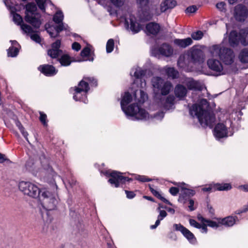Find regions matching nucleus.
Wrapping results in <instances>:
<instances>
[{"label": "nucleus", "instance_id": "obj_46", "mask_svg": "<svg viewBox=\"0 0 248 248\" xmlns=\"http://www.w3.org/2000/svg\"><path fill=\"white\" fill-rule=\"evenodd\" d=\"M203 36V33L201 31H197L192 33L191 37L196 40L201 39Z\"/></svg>", "mask_w": 248, "mask_h": 248}, {"label": "nucleus", "instance_id": "obj_47", "mask_svg": "<svg viewBox=\"0 0 248 248\" xmlns=\"http://www.w3.org/2000/svg\"><path fill=\"white\" fill-rule=\"evenodd\" d=\"M135 179L142 182H149L151 181V179L144 175H135Z\"/></svg>", "mask_w": 248, "mask_h": 248}, {"label": "nucleus", "instance_id": "obj_27", "mask_svg": "<svg viewBox=\"0 0 248 248\" xmlns=\"http://www.w3.org/2000/svg\"><path fill=\"white\" fill-rule=\"evenodd\" d=\"M159 25L154 22H151L148 24L146 27V32L148 34H156L160 31Z\"/></svg>", "mask_w": 248, "mask_h": 248}, {"label": "nucleus", "instance_id": "obj_19", "mask_svg": "<svg viewBox=\"0 0 248 248\" xmlns=\"http://www.w3.org/2000/svg\"><path fill=\"white\" fill-rule=\"evenodd\" d=\"M93 61V53L90 46L84 48L80 53V57L75 60V62H81L83 61Z\"/></svg>", "mask_w": 248, "mask_h": 248}, {"label": "nucleus", "instance_id": "obj_25", "mask_svg": "<svg viewBox=\"0 0 248 248\" xmlns=\"http://www.w3.org/2000/svg\"><path fill=\"white\" fill-rule=\"evenodd\" d=\"M125 21L127 25L130 24V29L134 33H137L140 30V26L136 21L135 18L133 16L129 15V17H125Z\"/></svg>", "mask_w": 248, "mask_h": 248}, {"label": "nucleus", "instance_id": "obj_45", "mask_svg": "<svg viewBox=\"0 0 248 248\" xmlns=\"http://www.w3.org/2000/svg\"><path fill=\"white\" fill-rule=\"evenodd\" d=\"M3 118L4 119V121L6 120H8L9 118L14 119V115L11 111H7L4 110L3 112Z\"/></svg>", "mask_w": 248, "mask_h": 248}, {"label": "nucleus", "instance_id": "obj_61", "mask_svg": "<svg viewBox=\"0 0 248 248\" xmlns=\"http://www.w3.org/2000/svg\"><path fill=\"white\" fill-rule=\"evenodd\" d=\"M99 4L107 6V3L108 1V0H96Z\"/></svg>", "mask_w": 248, "mask_h": 248}, {"label": "nucleus", "instance_id": "obj_26", "mask_svg": "<svg viewBox=\"0 0 248 248\" xmlns=\"http://www.w3.org/2000/svg\"><path fill=\"white\" fill-rule=\"evenodd\" d=\"M38 70L46 76H53L58 72L53 66L46 64L40 65Z\"/></svg>", "mask_w": 248, "mask_h": 248}, {"label": "nucleus", "instance_id": "obj_62", "mask_svg": "<svg viewBox=\"0 0 248 248\" xmlns=\"http://www.w3.org/2000/svg\"><path fill=\"white\" fill-rule=\"evenodd\" d=\"M6 159L4 155L0 153V163L3 162Z\"/></svg>", "mask_w": 248, "mask_h": 248}, {"label": "nucleus", "instance_id": "obj_43", "mask_svg": "<svg viewBox=\"0 0 248 248\" xmlns=\"http://www.w3.org/2000/svg\"><path fill=\"white\" fill-rule=\"evenodd\" d=\"M40 116L39 120L42 124L44 126H47V116L44 112L40 111L39 112Z\"/></svg>", "mask_w": 248, "mask_h": 248}, {"label": "nucleus", "instance_id": "obj_13", "mask_svg": "<svg viewBox=\"0 0 248 248\" xmlns=\"http://www.w3.org/2000/svg\"><path fill=\"white\" fill-rule=\"evenodd\" d=\"M110 176L108 182L112 186L116 187H118L121 183L132 181V179L123 176L122 173L116 171H111L110 173Z\"/></svg>", "mask_w": 248, "mask_h": 248}, {"label": "nucleus", "instance_id": "obj_54", "mask_svg": "<svg viewBox=\"0 0 248 248\" xmlns=\"http://www.w3.org/2000/svg\"><path fill=\"white\" fill-rule=\"evenodd\" d=\"M164 117L163 112H159L156 114H154V118L157 120H161Z\"/></svg>", "mask_w": 248, "mask_h": 248}, {"label": "nucleus", "instance_id": "obj_52", "mask_svg": "<svg viewBox=\"0 0 248 248\" xmlns=\"http://www.w3.org/2000/svg\"><path fill=\"white\" fill-rule=\"evenodd\" d=\"M169 191L171 195L175 196L178 193L179 190L178 188L177 187H171L170 188Z\"/></svg>", "mask_w": 248, "mask_h": 248}, {"label": "nucleus", "instance_id": "obj_28", "mask_svg": "<svg viewBox=\"0 0 248 248\" xmlns=\"http://www.w3.org/2000/svg\"><path fill=\"white\" fill-rule=\"evenodd\" d=\"M12 46L8 50L9 57H16L19 52V45L16 41H11Z\"/></svg>", "mask_w": 248, "mask_h": 248}, {"label": "nucleus", "instance_id": "obj_24", "mask_svg": "<svg viewBox=\"0 0 248 248\" xmlns=\"http://www.w3.org/2000/svg\"><path fill=\"white\" fill-rule=\"evenodd\" d=\"M176 5V2L174 0H164L160 4V10L156 11L155 14L159 15L161 13L164 12L169 9L173 8Z\"/></svg>", "mask_w": 248, "mask_h": 248}, {"label": "nucleus", "instance_id": "obj_63", "mask_svg": "<svg viewBox=\"0 0 248 248\" xmlns=\"http://www.w3.org/2000/svg\"><path fill=\"white\" fill-rule=\"evenodd\" d=\"M237 0H228V1L229 3L232 4L235 3L237 1Z\"/></svg>", "mask_w": 248, "mask_h": 248}, {"label": "nucleus", "instance_id": "obj_18", "mask_svg": "<svg viewBox=\"0 0 248 248\" xmlns=\"http://www.w3.org/2000/svg\"><path fill=\"white\" fill-rule=\"evenodd\" d=\"M178 201L180 203L186 205L190 211L195 210L197 207V203L193 199L184 195H180Z\"/></svg>", "mask_w": 248, "mask_h": 248}, {"label": "nucleus", "instance_id": "obj_34", "mask_svg": "<svg viewBox=\"0 0 248 248\" xmlns=\"http://www.w3.org/2000/svg\"><path fill=\"white\" fill-rule=\"evenodd\" d=\"M165 210L164 209L163 207L159 205L158 210V212H159L160 217H165L166 216H167V214L166 213L167 211L170 213V215H173L175 212V210L173 208L170 207H165Z\"/></svg>", "mask_w": 248, "mask_h": 248}, {"label": "nucleus", "instance_id": "obj_17", "mask_svg": "<svg viewBox=\"0 0 248 248\" xmlns=\"http://www.w3.org/2000/svg\"><path fill=\"white\" fill-rule=\"evenodd\" d=\"M208 67L214 71L217 72V75L225 74V71L221 62L214 58L209 59L207 61Z\"/></svg>", "mask_w": 248, "mask_h": 248}, {"label": "nucleus", "instance_id": "obj_15", "mask_svg": "<svg viewBox=\"0 0 248 248\" xmlns=\"http://www.w3.org/2000/svg\"><path fill=\"white\" fill-rule=\"evenodd\" d=\"M234 16L238 21H244L248 16V8L242 4H238L235 7Z\"/></svg>", "mask_w": 248, "mask_h": 248}, {"label": "nucleus", "instance_id": "obj_23", "mask_svg": "<svg viewBox=\"0 0 248 248\" xmlns=\"http://www.w3.org/2000/svg\"><path fill=\"white\" fill-rule=\"evenodd\" d=\"M174 184L177 186L182 190L180 195H184L187 198H190L193 196L196 193L194 190L189 188V186L188 185L183 182L174 183Z\"/></svg>", "mask_w": 248, "mask_h": 248}, {"label": "nucleus", "instance_id": "obj_2", "mask_svg": "<svg viewBox=\"0 0 248 248\" xmlns=\"http://www.w3.org/2000/svg\"><path fill=\"white\" fill-rule=\"evenodd\" d=\"M152 82L155 93L154 101L155 105L167 109L171 108L174 103V97L173 95L165 97L172 89L170 82L166 81L159 77H154Z\"/></svg>", "mask_w": 248, "mask_h": 248}, {"label": "nucleus", "instance_id": "obj_20", "mask_svg": "<svg viewBox=\"0 0 248 248\" xmlns=\"http://www.w3.org/2000/svg\"><path fill=\"white\" fill-rule=\"evenodd\" d=\"M173 227L176 230L180 231L190 243L195 244L196 242V238L188 230L180 224H174Z\"/></svg>", "mask_w": 248, "mask_h": 248}, {"label": "nucleus", "instance_id": "obj_33", "mask_svg": "<svg viewBox=\"0 0 248 248\" xmlns=\"http://www.w3.org/2000/svg\"><path fill=\"white\" fill-rule=\"evenodd\" d=\"M214 186L215 191H227L232 188L230 183H214Z\"/></svg>", "mask_w": 248, "mask_h": 248}, {"label": "nucleus", "instance_id": "obj_44", "mask_svg": "<svg viewBox=\"0 0 248 248\" xmlns=\"http://www.w3.org/2000/svg\"><path fill=\"white\" fill-rule=\"evenodd\" d=\"M124 2V0H108L107 5L110 2L116 7L122 6Z\"/></svg>", "mask_w": 248, "mask_h": 248}, {"label": "nucleus", "instance_id": "obj_4", "mask_svg": "<svg viewBox=\"0 0 248 248\" xmlns=\"http://www.w3.org/2000/svg\"><path fill=\"white\" fill-rule=\"evenodd\" d=\"M208 107L206 99H201L199 104L193 105L189 109L190 114L193 117L198 119L203 127L212 126L215 122V118L206 109Z\"/></svg>", "mask_w": 248, "mask_h": 248}, {"label": "nucleus", "instance_id": "obj_14", "mask_svg": "<svg viewBox=\"0 0 248 248\" xmlns=\"http://www.w3.org/2000/svg\"><path fill=\"white\" fill-rule=\"evenodd\" d=\"M45 28L48 33L51 37L57 36L59 32L63 30L69 31V28L67 25L62 23L57 27L52 23H48L45 25Z\"/></svg>", "mask_w": 248, "mask_h": 248}, {"label": "nucleus", "instance_id": "obj_29", "mask_svg": "<svg viewBox=\"0 0 248 248\" xmlns=\"http://www.w3.org/2000/svg\"><path fill=\"white\" fill-rule=\"evenodd\" d=\"M173 42L175 45L183 48L191 45L193 43L192 39L190 37L183 39H175Z\"/></svg>", "mask_w": 248, "mask_h": 248}, {"label": "nucleus", "instance_id": "obj_58", "mask_svg": "<svg viewBox=\"0 0 248 248\" xmlns=\"http://www.w3.org/2000/svg\"><path fill=\"white\" fill-rule=\"evenodd\" d=\"M137 1L141 6L146 5L148 2V0H137Z\"/></svg>", "mask_w": 248, "mask_h": 248}, {"label": "nucleus", "instance_id": "obj_11", "mask_svg": "<svg viewBox=\"0 0 248 248\" xmlns=\"http://www.w3.org/2000/svg\"><path fill=\"white\" fill-rule=\"evenodd\" d=\"M19 190L30 197L38 199L42 190L35 184L30 182L21 181L18 184Z\"/></svg>", "mask_w": 248, "mask_h": 248}, {"label": "nucleus", "instance_id": "obj_41", "mask_svg": "<svg viewBox=\"0 0 248 248\" xmlns=\"http://www.w3.org/2000/svg\"><path fill=\"white\" fill-rule=\"evenodd\" d=\"M39 8L42 11L45 10V6L48 3H50L49 0H35Z\"/></svg>", "mask_w": 248, "mask_h": 248}, {"label": "nucleus", "instance_id": "obj_40", "mask_svg": "<svg viewBox=\"0 0 248 248\" xmlns=\"http://www.w3.org/2000/svg\"><path fill=\"white\" fill-rule=\"evenodd\" d=\"M63 18V15L61 11H58L54 15L53 21L57 24L61 23Z\"/></svg>", "mask_w": 248, "mask_h": 248}, {"label": "nucleus", "instance_id": "obj_12", "mask_svg": "<svg viewBox=\"0 0 248 248\" xmlns=\"http://www.w3.org/2000/svg\"><path fill=\"white\" fill-rule=\"evenodd\" d=\"M231 125L230 121L219 122L215 126L214 135L216 138L219 139L226 137L228 135V128Z\"/></svg>", "mask_w": 248, "mask_h": 248}, {"label": "nucleus", "instance_id": "obj_7", "mask_svg": "<svg viewBox=\"0 0 248 248\" xmlns=\"http://www.w3.org/2000/svg\"><path fill=\"white\" fill-rule=\"evenodd\" d=\"M37 199L46 213H43L42 216H48L47 211L54 209L58 202L57 195L46 188H42Z\"/></svg>", "mask_w": 248, "mask_h": 248}, {"label": "nucleus", "instance_id": "obj_16", "mask_svg": "<svg viewBox=\"0 0 248 248\" xmlns=\"http://www.w3.org/2000/svg\"><path fill=\"white\" fill-rule=\"evenodd\" d=\"M4 3L10 12V15L13 22L17 25L20 26L23 23L22 16L16 13V8L14 6L11 5L8 0H4Z\"/></svg>", "mask_w": 248, "mask_h": 248}, {"label": "nucleus", "instance_id": "obj_31", "mask_svg": "<svg viewBox=\"0 0 248 248\" xmlns=\"http://www.w3.org/2000/svg\"><path fill=\"white\" fill-rule=\"evenodd\" d=\"M158 53L166 57L170 56L173 53V49L167 44H163L158 49Z\"/></svg>", "mask_w": 248, "mask_h": 248}, {"label": "nucleus", "instance_id": "obj_1", "mask_svg": "<svg viewBox=\"0 0 248 248\" xmlns=\"http://www.w3.org/2000/svg\"><path fill=\"white\" fill-rule=\"evenodd\" d=\"M144 73L145 71L140 67L132 68L130 75L136 78L131 87L134 97L129 92H125L121 97V107L122 110L127 116L132 117L137 120H149L152 118L153 115L138 105L136 106L135 104L127 107L134 99L142 103L147 99V94L141 90L146 86L145 80L141 78Z\"/></svg>", "mask_w": 248, "mask_h": 248}, {"label": "nucleus", "instance_id": "obj_55", "mask_svg": "<svg viewBox=\"0 0 248 248\" xmlns=\"http://www.w3.org/2000/svg\"><path fill=\"white\" fill-rule=\"evenodd\" d=\"M125 192L126 194L127 198L128 199H132L135 196V194L132 191L125 190Z\"/></svg>", "mask_w": 248, "mask_h": 248}, {"label": "nucleus", "instance_id": "obj_38", "mask_svg": "<svg viewBox=\"0 0 248 248\" xmlns=\"http://www.w3.org/2000/svg\"><path fill=\"white\" fill-rule=\"evenodd\" d=\"M20 29L22 31L27 34L31 35L33 32V30L31 27L24 23H23L20 26Z\"/></svg>", "mask_w": 248, "mask_h": 248}, {"label": "nucleus", "instance_id": "obj_57", "mask_svg": "<svg viewBox=\"0 0 248 248\" xmlns=\"http://www.w3.org/2000/svg\"><path fill=\"white\" fill-rule=\"evenodd\" d=\"M207 210L209 212V213L210 214V215H214L215 214V210L214 209L209 205H207Z\"/></svg>", "mask_w": 248, "mask_h": 248}, {"label": "nucleus", "instance_id": "obj_30", "mask_svg": "<svg viewBox=\"0 0 248 248\" xmlns=\"http://www.w3.org/2000/svg\"><path fill=\"white\" fill-rule=\"evenodd\" d=\"M175 96L180 99H183L187 93L186 89L182 85H177L174 89Z\"/></svg>", "mask_w": 248, "mask_h": 248}, {"label": "nucleus", "instance_id": "obj_35", "mask_svg": "<svg viewBox=\"0 0 248 248\" xmlns=\"http://www.w3.org/2000/svg\"><path fill=\"white\" fill-rule=\"evenodd\" d=\"M61 56V57L58 60L62 66H67L71 64L72 61L68 55L62 54Z\"/></svg>", "mask_w": 248, "mask_h": 248}, {"label": "nucleus", "instance_id": "obj_53", "mask_svg": "<svg viewBox=\"0 0 248 248\" xmlns=\"http://www.w3.org/2000/svg\"><path fill=\"white\" fill-rule=\"evenodd\" d=\"M197 10V8L195 6H192L187 8L186 9V12L187 13H193L196 12Z\"/></svg>", "mask_w": 248, "mask_h": 248}, {"label": "nucleus", "instance_id": "obj_60", "mask_svg": "<svg viewBox=\"0 0 248 248\" xmlns=\"http://www.w3.org/2000/svg\"><path fill=\"white\" fill-rule=\"evenodd\" d=\"M160 219H158L157 220H156L155 225H153L150 226V228L151 229H155L159 225V224H160Z\"/></svg>", "mask_w": 248, "mask_h": 248}, {"label": "nucleus", "instance_id": "obj_5", "mask_svg": "<svg viewBox=\"0 0 248 248\" xmlns=\"http://www.w3.org/2000/svg\"><path fill=\"white\" fill-rule=\"evenodd\" d=\"M197 221L193 219H189V223L191 226L198 229H201L202 232H206V226L217 228L220 225L226 226H232L236 220L235 218H214V220L206 219L205 218H198Z\"/></svg>", "mask_w": 248, "mask_h": 248}, {"label": "nucleus", "instance_id": "obj_3", "mask_svg": "<svg viewBox=\"0 0 248 248\" xmlns=\"http://www.w3.org/2000/svg\"><path fill=\"white\" fill-rule=\"evenodd\" d=\"M203 62L204 57L202 51L194 46L186 53L180 56L178 61V65L185 71H190L193 70L194 65L201 64Z\"/></svg>", "mask_w": 248, "mask_h": 248}, {"label": "nucleus", "instance_id": "obj_9", "mask_svg": "<svg viewBox=\"0 0 248 248\" xmlns=\"http://www.w3.org/2000/svg\"><path fill=\"white\" fill-rule=\"evenodd\" d=\"M25 19L26 22L31 24L34 27L38 28L41 24L40 16L36 12L37 7L33 3H29L25 7Z\"/></svg>", "mask_w": 248, "mask_h": 248}, {"label": "nucleus", "instance_id": "obj_42", "mask_svg": "<svg viewBox=\"0 0 248 248\" xmlns=\"http://www.w3.org/2000/svg\"><path fill=\"white\" fill-rule=\"evenodd\" d=\"M114 45V40L112 39H110L108 41L106 45V51L107 53H110L113 51Z\"/></svg>", "mask_w": 248, "mask_h": 248}, {"label": "nucleus", "instance_id": "obj_59", "mask_svg": "<svg viewBox=\"0 0 248 248\" xmlns=\"http://www.w3.org/2000/svg\"><path fill=\"white\" fill-rule=\"evenodd\" d=\"M239 189L245 192H248V185H244L239 186Z\"/></svg>", "mask_w": 248, "mask_h": 248}, {"label": "nucleus", "instance_id": "obj_32", "mask_svg": "<svg viewBox=\"0 0 248 248\" xmlns=\"http://www.w3.org/2000/svg\"><path fill=\"white\" fill-rule=\"evenodd\" d=\"M149 187L151 192L158 199H160L166 204L172 205V204L168 200H167L163 196V195L159 190H158L157 189H155L153 187H151L150 185L149 186Z\"/></svg>", "mask_w": 248, "mask_h": 248}, {"label": "nucleus", "instance_id": "obj_21", "mask_svg": "<svg viewBox=\"0 0 248 248\" xmlns=\"http://www.w3.org/2000/svg\"><path fill=\"white\" fill-rule=\"evenodd\" d=\"M61 45L60 40H57L52 44L51 48L48 50L47 54L52 58H57L62 54V51L59 49Z\"/></svg>", "mask_w": 248, "mask_h": 248}, {"label": "nucleus", "instance_id": "obj_37", "mask_svg": "<svg viewBox=\"0 0 248 248\" xmlns=\"http://www.w3.org/2000/svg\"><path fill=\"white\" fill-rule=\"evenodd\" d=\"M165 69L169 77H171L172 78H175L177 77L178 72L173 68L166 67L165 68Z\"/></svg>", "mask_w": 248, "mask_h": 248}, {"label": "nucleus", "instance_id": "obj_10", "mask_svg": "<svg viewBox=\"0 0 248 248\" xmlns=\"http://www.w3.org/2000/svg\"><path fill=\"white\" fill-rule=\"evenodd\" d=\"M224 38L226 39V42L224 45L228 42L231 46H234L237 45L240 41L243 45H247L248 44V29L241 30L239 35L235 31H232L229 34L228 40H227L226 37H224Z\"/></svg>", "mask_w": 248, "mask_h": 248}, {"label": "nucleus", "instance_id": "obj_64", "mask_svg": "<svg viewBox=\"0 0 248 248\" xmlns=\"http://www.w3.org/2000/svg\"><path fill=\"white\" fill-rule=\"evenodd\" d=\"M143 198L149 201H153V199L151 197L145 196Z\"/></svg>", "mask_w": 248, "mask_h": 248}, {"label": "nucleus", "instance_id": "obj_56", "mask_svg": "<svg viewBox=\"0 0 248 248\" xmlns=\"http://www.w3.org/2000/svg\"><path fill=\"white\" fill-rule=\"evenodd\" d=\"M46 173H47L48 175L50 174L52 175V176H54L55 174V173L53 171L52 169L49 166H48L46 169Z\"/></svg>", "mask_w": 248, "mask_h": 248}, {"label": "nucleus", "instance_id": "obj_22", "mask_svg": "<svg viewBox=\"0 0 248 248\" xmlns=\"http://www.w3.org/2000/svg\"><path fill=\"white\" fill-rule=\"evenodd\" d=\"M182 82L189 90H201L203 88V85L201 82L194 80L191 78H186Z\"/></svg>", "mask_w": 248, "mask_h": 248}, {"label": "nucleus", "instance_id": "obj_51", "mask_svg": "<svg viewBox=\"0 0 248 248\" xmlns=\"http://www.w3.org/2000/svg\"><path fill=\"white\" fill-rule=\"evenodd\" d=\"M72 48L75 51H78L81 48V46L77 42H74L72 45Z\"/></svg>", "mask_w": 248, "mask_h": 248}, {"label": "nucleus", "instance_id": "obj_39", "mask_svg": "<svg viewBox=\"0 0 248 248\" xmlns=\"http://www.w3.org/2000/svg\"><path fill=\"white\" fill-rule=\"evenodd\" d=\"M15 123L16 126L18 127L23 136L25 138L27 141H29L28 136V132L25 130L24 128L23 127L21 123L17 121H15Z\"/></svg>", "mask_w": 248, "mask_h": 248}, {"label": "nucleus", "instance_id": "obj_49", "mask_svg": "<svg viewBox=\"0 0 248 248\" xmlns=\"http://www.w3.org/2000/svg\"><path fill=\"white\" fill-rule=\"evenodd\" d=\"M217 8L221 12H225L226 4L224 2H219L216 4Z\"/></svg>", "mask_w": 248, "mask_h": 248}, {"label": "nucleus", "instance_id": "obj_50", "mask_svg": "<svg viewBox=\"0 0 248 248\" xmlns=\"http://www.w3.org/2000/svg\"><path fill=\"white\" fill-rule=\"evenodd\" d=\"M31 38L32 40L35 41V42L37 43H41V38L40 37V36L37 34V33H32L30 35Z\"/></svg>", "mask_w": 248, "mask_h": 248}, {"label": "nucleus", "instance_id": "obj_36", "mask_svg": "<svg viewBox=\"0 0 248 248\" xmlns=\"http://www.w3.org/2000/svg\"><path fill=\"white\" fill-rule=\"evenodd\" d=\"M238 58L241 62L248 63V49H242L238 55Z\"/></svg>", "mask_w": 248, "mask_h": 248}, {"label": "nucleus", "instance_id": "obj_6", "mask_svg": "<svg viewBox=\"0 0 248 248\" xmlns=\"http://www.w3.org/2000/svg\"><path fill=\"white\" fill-rule=\"evenodd\" d=\"M225 42L224 38L222 44L212 46L209 48V52L211 57H218L225 64L231 65L234 62L235 56L232 50L224 46Z\"/></svg>", "mask_w": 248, "mask_h": 248}, {"label": "nucleus", "instance_id": "obj_8", "mask_svg": "<svg viewBox=\"0 0 248 248\" xmlns=\"http://www.w3.org/2000/svg\"><path fill=\"white\" fill-rule=\"evenodd\" d=\"M89 84L96 85V81L91 77H84L74 88L73 99L76 101H81L84 103L88 102L87 93L89 90Z\"/></svg>", "mask_w": 248, "mask_h": 248}, {"label": "nucleus", "instance_id": "obj_48", "mask_svg": "<svg viewBox=\"0 0 248 248\" xmlns=\"http://www.w3.org/2000/svg\"><path fill=\"white\" fill-rule=\"evenodd\" d=\"M214 183L206 185L202 188V190L204 192H212L215 191V187H214Z\"/></svg>", "mask_w": 248, "mask_h": 248}]
</instances>
